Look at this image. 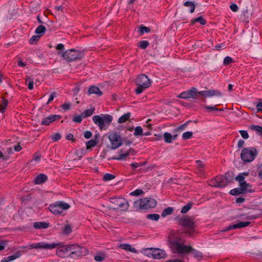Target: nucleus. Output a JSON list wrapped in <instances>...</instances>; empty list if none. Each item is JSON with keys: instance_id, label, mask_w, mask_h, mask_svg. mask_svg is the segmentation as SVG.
<instances>
[{"instance_id": "obj_1", "label": "nucleus", "mask_w": 262, "mask_h": 262, "mask_svg": "<svg viewBox=\"0 0 262 262\" xmlns=\"http://www.w3.org/2000/svg\"><path fill=\"white\" fill-rule=\"evenodd\" d=\"M168 242L170 244V247L172 252L179 254H186L191 253L192 247L184 245V241L180 236L176 233H172L168 237Z\"/></svg>"}, {"instance_id": "obj_2", "label": "nucleus", "mask_w": 262, "mask_h": 262, "mask_svg": "<svg viewBox=\"0 0 262 262\" xmlns=\"http://www.w3.org/2000/svg\"><path fill=\"white\" fill-rule=\"evenodd\" d=\"M179 224L186 228L185 233L192 236L195 233L196 225L193 216H184L179 219Z\"/></svg>"}, {"instance_id": "obj_3", "label": "nucleus", "mask_w": 262, "mask_h": 262, "mask_svg": "<svg viewBox=\"0 0 262 262\" xmlns=\"http://www.w3.org/2000/svg\"><path fill=\"white\" fill-rule=\"evenodd\" d=\"M189 91L191 98L194 99H198V95H200L204 97H220L222 95V92L218 90L211 89L198 92L195 88L192 87Z\"/></svg>"}, {"instance_id": "obj_4", "label": "nucleus", "mask_w": 262, "mask_h": 262, "mask_svg": "<svg viewBox=\"0 0 262 262\" xmlns=\"http://www.w3.org/2000/svg\"><path fill=\"white\" fill-rule=\"evenodd\" d=\"M156 205V200L150 198L139 199L134 202V208L137 210H146L149 208H155Z\"/></svg>"}, {"instance_id": "obj_5", "label": "nucleus", "mask_w": 262, "mask_h": 262, "mask_svg": "<svg viewBox=\"0 0 262 262\" xmlns=\"http://www.w3.org/2000/svg\"><path fill=\"white\" fill-rule=\"evenodd\" d=\"M113 119V116L109 114H101L93 117L94 122L97 124L100 129H105L111 123Z\"/></svg>"}, {"instance_id": "obj_6", "label": "nucleus", "mask_w": 262, "mask_h": 262, "mask_svg": "<svg viewBox=\"0 0 262 262\" xmlns=\"http://www.w3.org/2000/svg\"><path fill=\"white\" fill-rule=\"evenodd\" d=\"M151 81L145 74H141L137 78L136 83L137 85L135 92L138 95L141 94L145 89L149 88Z\"/></svg>"}, {"instance_id": "obj_7", "label": "nucleus", "mask_w": 262, "mask_h": 262, "mask_svg": "<svg viewBox=\"0 0 262 262\" xmlns=\"http://www.w3.org/2000/svg\"><path fill=\"white\" fill-rule=\"evenodd\" d=\"M257 151L254 147L244 148L241 154L242 160L245 163L253 161L257 155Z\"/></svg>"}, {"instance_id": "obj_8", "label": "nucleus", "mask_w": 262, "mask_h": 262, "mask_svg": "<svg viewBox=\"0 0 262 262\" xmlns=\"http://www.w3.org/2000/svg\"><path fill=\"white\" fill-rule=\"evenodd\" d=\"M248 175L249 172H245L239 173V174L235 178V180L239 182V187L245 194L253 191L251 185L246 183L245 181L246 177L248 176Z\"/></svg>"}, {"instance_id": "obj_9", "label": "nucleus", "mask_w": 262, "mask_h": 262, "mask_svg": "<svg viewBox=\"0 0 262 262\" xmlns=\"http://www.w3.org/2000/svg\"><path fill=\"white\" fill-rule=\"evenodd\" d=\"M70 207L69 204L62 201H59L55 204L49 206V210L54 214H61L62 210H67Z\"/></svg>"}, {"instance_id": "obj_10", "label": "nucleus", "mask_w": 262, "mask_h": 262, "mask_svg": "<svg viewBox=\"0 0 262 262\" xmlns=\"http://www.w3.org/2000/svg\"><path fill=\"white\" fill-rule=\"evenodd\" d=\"M145 251L148 256L154 259L164 258L166 255L165 252L164 250L158 248H147Z\"/></svg>"}, {"instance_id": "obj_11", "label": "nucleus", "mask_w": 262, "mask_h": 262, "mask_svg": "<svg viewBox=\"0 0 262 262\" xmlns=\"http://www.w3.org/2000/svg\"><path fill=\"white\" fill-rule=\"evenodd\" d=\"M111 201L117 206L114 209H120L121 211H126L128 208V203L124 198H112Z\"/></svg>"}, {"instance_id": "obj_12", "label": "nucleus", "mask_w": 262, "mask_h": 262, "mask_svg": "<svg viewBox=\"0 0 262 262\" xmlns=\"http://www.w3.org/2000/svg\"><path fill=\"white\" fill-rule=\"evenodd\" d=\"M108 139L111 143L112 149H116L121 146L122 140L121 136L116 132L109 135Z\"/></svg>"}, {"instance_id": "obj_13", "label": "nucleus", "mask_w": 262, "mask_h": 262, "mask_svg": "<svg viewBox=\"0 0 262 262\" xmlns=\"http://www.w3.org/2000/svg\"><path fill=\"white\" fill-rule=\"evenodd\" d=\"M80 52L74 49L67 50L62 54V57L67 61H72L80 57Z\"/></svg>"}, {"instance_id": "obj_14", "label": "nucleus", "mask_w": 262, "mask_h": 262, "mask_svg": "<svg viewBox=\"0 0 262 262\" xmlns=\"http://www.w3.org/2000/svg\"><path fill=\"white\" fill-rule=\"evenodd\" d=\"M57 246L56 254L59 257L63 258L70 254V251L72 250V247L70 246H60V244Z\"/></svg>"}, {"instance_id": "obj_15", "label": "nucleus", "mask_w": 262, "mask_h": 262, "mask_svg": "<svg viewBox=\"0 0 262 262\" xmlns=\"http://www.w3.org/2000/svg\"><path fill=\"white\" fill-rule=\"evenodd\" d=\"M58 244H47V243H37L36 244H31L28 246L29 249H52L57 247Z\"/></svg>"}, {"instance_id": "obj_16", "label": "nucleus", "mask_w": 262, "mask_h": 262, "mask_svg": "<svg viewBox=\"0 0 262 262\" xmlns=\"http://www.w3.org/2000/svg\"><path fill=\"white\" fill-rule=\"evenodd\" d=\"M120 154L117 157H113L112 159L117 160H125L127 157L130 155H135V150L132 148H130L127 152L125 153H124L123 149H121L120 150Z\"/></svg>"}, {"instance_id": "obj_17", "label": "nucleus", "mask_w": 262, "mask_h": 262, "mask_svg": "<svg viewBox=\"0 0 262 262\" xmlns=\"http://www.w3.org/2000/svg\"><path fill=\"white\" fill-rule=\"evenodd\" d=\"M61 118L60 115H51L45 118L41 121L42 125H49L51 123L54 122L56 120L59 119Z\"/></svg>"}, {"instance_id": "obj_18", "label": "nucleus", "mask_w": 262, "mask_h": 262, "mask_svg": "<svg viewBox=\"0 0 262 262\" xmlns=\"http://www.w3.org/2000/svg\"><path fill=\"white\" fill-rule=\"evenodd\" d=\"M88 94H95L97 97H100L102 95V92L100 91V89L95 85H92L89 88Z\"/></svg>"}, {"instance_id": "obj_19", "label": "nucleus", "mask_w": 262, "mask_h": 262, "mask_svg": "<svg viewBox=\"0 0 262 262\" xmlns=\"http://www.w3.org/2000/svg\"><path fill=\"white\" fill-rule=\"evenodd\" d=\"M20 256L21 253L20 251H18L11 256L3 258L1 260V262H11L16 258H19Z\"/></svg>"}, {"instance_id": "obj_20", "label": "nucleus", "mask_w": 262, "mask_h": 262, "mask_svg": "<svg viewBox=\"0 0 262 262\" xmlns=\"http://www.w3.org/2000/svg\"><path fill=\"white\" fill-rule=\"evenodd\" d=\"M217 183L218 184V187L224 188L227 185V182L223 176H216Z\"/></svg>"}, {"instance_id": "obj_21", "label": "nucleus", "mask_w": 262, "mask_h": 262, "mask_svg": "<svg viewBox=\"0 0 262 262\" xmlns=\"http://www.w3.org/2000/svg\"><path fill=\"white\" fill-rule=\"evenodd\" d=\"M48 179V177L45 174H39L34 180V183L36 184H40L45 182Z\"/></svg>"}, {"instance_id": "obj_22", "label": "nucleus", "mask_w": 262, "mask_h": 262, "mask_svg": "<svg viewBox=\"0 0 262 262\" xmlns=\"http://www.w3.org/2000/svg\"><path fill=\"white\" fill-rule=\"evenodd\" d=\"M70 247H72V250L70 251V256L73 255H76L78 256H80L81 254V248L77 245H69Z\"/></svg>"}, {"instance_id": "obj_23", "label": "nucleus", "mask_w": 262, "mask_h": 262, "mask_svg": "<svg viewBox=\"0 0 262 262\" xmlns=\"http://www.w3.org/2000/svg\"><path fill=\"white\" fill-rule=\"evenodd\" d=\"M196 23H199L202 25H205L207 23V21L202 16H201L191 20L190 23V25L192 26Z\"/></svg>"}, {"instance_id": "obj_24", "label": "nucleus", "mask_w": 262, "mask_h": 262, "mask_svg": "<svg viewBox=\"0 0 262 262\" xmlns=\"http://www.w3.org/2000/svg\"><path fill=\"white\" fill-rule=\"evenodd\" d=\"M98 136V134L95 135L94 136V139L90 140L86 143V148L88 149H91L92 147L95 146L97 145V141L96 140Z\"/></svg>"}, {"instance_id": "obj_25", "label": "nucleus", "mask_w": 262, "mask_h": 262, "mask_svg": "<svg viewBox=\"0 0 262 262\" xmlns=\"http://www.w3.org/2000/svg\"><path fill=\"white\" fill-rule=\"evenodd\" d=\"M61 232L64 235H69L72 232V227L71 225L68 223L66 224L64 226L61 227Z\"/></svg>"}, {"instance_id": "obj_26", "label": "nucleus", "mask_w": 262, "mask_h": 262, "mask_svg": "<svg viewBox=\"0 0 262 262\" xmlns=\"http://www.w3.org/2000/svg\"><path fill=\"white\" fill-rule=\"evenodd\" d=\"M131 117V113L130 112H127L123 114L119 118L118 120V122L119 123H123L129 120L130 117Z\"/></svg>"}, {"instance_id": "obj_27", "label": "nucleus", "mask_w": 262, "mask_h": 262, "mask_svg": "<svg viewBox=\"0 0 262 262\" xmlns=\"http://www.w3.org/2000/svg\"><path fill=\"white\" fill-rule=\"evenodd\" d=\"M49 226V223L46 222H35L33 227L35 229H46Z\"/></svg>"}, {"instance_id": "obj_28", "label": "nucleus", "mask_w": 262, "mask_h": 262, "mask_svg": "<svg viewBox=\"0 0 262 262\" xmlns=\"http://www.w3.org/2000/svg\"><path fill=\"white\" fill-rule=\"evenodd\" d=\"M190 253H192L194 257L199 261L202 260V259L203 258V255L202 253L200 251L195 250L193 248Z\"/></svg>"}, {"instance_id": "obj_29", "label": "nucleus", "mask_w": 262, "mask_h": 262, "mask_svg": "<svg viewBox=\"0 0 262 262\" xmlns=\"http://www.w3.org/2000/svg\"><path fill=\"white\" fill-rule=\"evenodd\" d=\"M119 248L122 249H124L127 251L132 252H136V250L135 248L132 247L130 245L128 244H121L119 245Z\"/></svg>"}, {"instance_id": "obj_30", "label": "nucleus", "mask_w": 262, "mask_h": 262, "mask_svg": "<svg viewBox=\"0 0 262 262\" xmlns=\"http://www.w3.org/2000/svg\"><path fill=\"white\" fill-rule=\"evenodd\" d=\"M28 82V88L29 90H31L33 89L34 85V78L32 76H26V83Z\"/></svg>"}, {"instance_id": "obj_31", "label": "nucleus", "mask_w": 262, "mask_h": 262, "mask_svg": "<svg viewBox=\"0 0 262 262\" xmlns=\"http://www.w3.org/2000/svg\"><path fill=\"white\" fill-rule=\"evenodd\" d=\"M173 208L171 207H168L165 209H164L161 213V215L162 217H165L168 215L171 214L173 212Z\"/></svg>"}, {"instance_id": "obj_32", "label": "nucleus", "mask_w": 262, "mask_h": 262, "mask_svg": "<svg viewBox=\"0 0 262 262\" xmlns=\"http://www.w3.org/2000/svg\"><path fill=\"white\" fill-rule=\"evenodd\" d=\"M46 30L45 26L40 25L36 29L35 33L41 37L45 34Z\"/></svg>"}, {"instance_id": "obj_33", "label": "nucleus", "mask_w": 262, "mask_h": 262, "mask_svg": "<svg viewBox=\"0 0 262 262\" xmlns=\"http://www.w3.org/2000/svg\"><path fill=\"white\" fill-rule=\"evenodd\" d=\"M95 111V107H91L89 109H86L83 112V118H87L93 115Z\"/></svg>"}, {"instance_id": "obj_34", "label": "nucleus", "mask_w": 262, "mask_h": 262, "mask_svg": "<svg viewBox=\"0 0 262 262\" xmlns=\"http://www.w3.org/2000/svg\"><path fill=\"white\" fill-rule=\"evenodd\" d=\"M249 128L256 132L258 135H261L262 126L258 125H252L250 126Z\"/></svg>"}, {"instance_id": "obj_35", "label": "nucleus", "mask_w": 262, "mask_h": 262, "mask_svg": "<svg viewBox=\"0 0 262 262\" xmlns=\"http://www.w3.org/2000/svg\"><path fill=\"white\" fill-rule=\"evenodd\" d=\"M184 6L190 8V12L191 13H192L194 11L195 6L193 2L190 1L185 2L184 3Z\"/></svg>"}, {"instance_id": "obj_36", "label": "nucleus", "mask_w": 262, "mask_h": 262, "mask_svg": "<svg viewBox=\"0 0 262 262\" xmlns=\"http://www.w3.org/2000/svg\"><path fill=\"white\" fill-rule=\"evenodd\" d=\"M229 193L232 195H237L241 194H245L240 187L231 189Z\"/></svg>"}, {"instance_id": "obj_37", "label": "nucleus", "mask_w": 262, "mask_h": 262, "mask_svg": "<svg viewBox=\"0 0 262 262\" xmlns=\"http://www.w3.org/2000/svg\"><path fill=\"white\" fill-rule=\"evenodd\" d=\"M139 32L140 33V35H142L144 34V33H149L150 32V29L149 27H145L143 25H141L139 27Z\"/></svg>"}, {"instance_id": "obj_38", "label": "nucleus", "mask_w": 262, "mask_h": 262, "mask_svg": "<svg viewBox=\"0 0 262 262\" xmlns=\"http://www.w3.org/2000/svg\"><path fill=\"white\" fill-rule=\"evenodd\" d=\"M193 203L191 202L188 203L187 205L182 207L181 210L182 213H187L192 207Z\"/></svg>"}, {"instance_id": "obj_39", "label": "nucleus", "mask_w": 262, "mask_h": 262, "mask_svg": "<svg viewBox=\"0 0 262 262\" xmlns=\"http://www.w3.org/2000/svg\"><path fill=\"white\" fill-rule=\"evenodd\" d=\"M164 141L167 143H170L172 142V135L168 132H165L164 133Z\"/></svg>"}, {"instance_id": "obj_40", "label": "nucleus", "mask_w": 262, "mask_h": 262, "mask_svg": "<svg viewBox=\"0 0 262 262\" xmlns=\"http://www.w3.org/2000/svg\"><path fill=\"white\" fill-rule=\"evenodd\" d=\"M204 108L207 110L208 112H211L213 111H223L224 110L223 108H217L215 106H208L207 105H204Z\"/></svg>"}, {"instance_id": "obj_41", "label": "nucleus", "mask_w": 262, "mask_h": 262, "mask_svg": "<svg viewBox=\"0 0 262 262\" xmlns=\"http://www.w3.org/2000/svg\"><path fill=\"white\" fill-rule=\"evenodd\" d=\"M225 179L227 181V184L229 182H231L233 180V176L232 172H227L225 173V176H224Z\"/></svg>"}, {"instance_id": "obj_42", "label": "nucleus", "mask_w": 262, "mask_h": 262, "mask_svg": "<svg viewBox=\"0 0 262 262\" xmlns=\"http://www.w3.org/2000/svg\"><path fill=\"white\" fill-rule=\"evenodd\" d=\"M146 218L148 220L157 221L160 218V215L158 214H148L146 215Z\"/></svg>"}, {"instance_id": "obj_43", "label": "nucleus", "mask_w": 262, "mask_h": 262, "mask_svg": "<svg viewBox=\"0 0 262 262\" xmlns=\"http://www.w3.org/2000/svg\"><path fill=\"white\" fill-rule=\"evenodd\" d=\"M238 224L237 223L236 224H235L230 225L226 228L223 229L222 231L223 232H225L228 231L229 230L238 229Z\"/></svg>"}, {"instance_id": "obj_44", "label": "nucleus", "mask_w": 262, "mask_h": 262, "mask_svg": "<svg viewBox=\"0 0 262 262\" xmlns=\"http://www.w3.org/2000/svg\"><path fill=\"white\" fill-rule=\"evenodd\" d=\"M8 101L7 99L3 98V102L0 105V110L2 113H4L8 105Z\"/></svg>"}, {"instance_id": "obj_45", "label": "nucleus", "mask_w": 262, "mask_h": 262, "mask_svg": "<svg viewBox=\"0 0 262 262\" xmlns=\"http://www.w3.org/2000/svg\"><path fill=\"white\" fill-rule=\"evenodd\" d=\"M115 178V175L111 173H106L103 175V180L104 181H108L114 179Z\"/></svg>"}, {"instance_id": "obj_46", "label": "nucleus", "mask_w": 262, "mask_h": 262, "mask_svg": "<svg viewBox=\"0 0 262 262\" xmlns=\"http://www.w3.org/2000/svg\"><path fill=\"white\" fill-rule=\"evenodd\" d=\"M178 97L183 99H188L191 98L190 94L189 93V91H185L181 93L179 96Z\"/></svg>"}, {"instance_id": "obj_47", "label": "nucleus", "mask_w": 262, "mask_h": 262, "mask_svg": "<svg viewBox=\"0 0 262 262\" xmlns=\"http://www.w3.org/2000/svg\"><path fill=\"white\" fill-rule=\"evenodd\" d=\"M192 135L193 133L192 132H186L183 134L182 138L184 140L190 139L192 138Z\"/></svg>"}, {"instance_id": "obj_48", "label": "nucleus", "mask_w": 262, "mask_h": 262, "mask_svg": "<svg viewBox=\"0 0 262 262\" xmlns=\"http://www.w3.org/2000/svg\"><path fill=\"white\" fill-rule=\"evenodd\" d=\"M105 255L103 253H100L98 255L94 256V259L97 261H102L105 259Z\"/></svg>"}, {"instance_id": "obj_49", "label": "nucleus", "mask_w": 262, "mask_h": 262, "mask_svg": "<svg viewBox=\"0 0 262 262\" xmlns=\"http://www.w3.org/2000/svg\"><path fill=\"white\" fill-rule=\"evenodd\" d=\"M146 163L147 162L146 161L143 162H140V163L133 162L130 164V166L134 169L139 167H141V166L145 165L146 164Z\"/></svg>"}, {"instance_id": "obj_50", "label": "nucleus", "mask_w": 262, "mask_h": 262, "mask_svg": "<svg viewBox=\"0 0 262 262\" xmlns=\"http://www.w3.org/2000/svg\"><path fill=\"white\" fill-rule=\"evenodd\" d=\"M149 45V42L147 40H142L139 42V47L142 49H145Z\"/></svg>"}, {"instance_id": "obj_51", "label": "nucleus", "mask_w": 262, "mask_h": 262, "mask_svg": "<svg viewBox=\"0 0 262 262\" xmlns=\"http://www.w3.org/2000/svg\"><path fill=\"white\" fill-rule=\"evenodd\" d=\"M196 164H197V168L199 169V171L201 173H202L204 171L203 167H204V164L202 161L200 160H197L196 161Z\"/></svg>"}, {"instance_id": "obj_52", "label": "nucleus", "mask_w": 262, "mask_h": 262, "mask_svg": "<svg viewBox=\"0 0 262 262\" xmlns=\"http://www.w3.org/2000/svg\"><path fill=\"white\" fill-rule=\"evenodd\" d=\"M248 11H245L241 15V19L245 22H249V19L248 17Z\"/></svg>"}, {"instance_id": "obj_53", "label": "nucleus", "mask_w": 262, "mask_h": 262, "mask_svg": "<svg viewBox=\"0 0 262 262\" xmlns=\"http://www.w3.org/2000/svg\"><path fill=\"white\" fill-rule=\"evenodd\" d=\"M142 133H143V129L141 126H138L135 128V132H134L135 136H140V135H142Z\"/></svg>"}, {"instance_id": "obj_54", "label": "nucleus", "mask_w": 262, "mask_h": 262, "mask_svg": "<svg viewBox=\"0 0 262 262\" xmlns=\"http://www.w3.org/2000/svg\"><path fill=\"white\" fill-rule=\"evenodd\" d=\"M72 104L70 102H65L64 104H62L60 106V107L62 108L64 111L69 110L71 107Z\"/></svg>"}, {"instance_id": "obj_55", "label": "nucleus", "mask_w": 262, "mask_h": 262, "mask_svg": "<svg viewBox=\"0 0 262 262\" xmlns=\"http://www.w3.org/2000/svg\"><path fill=\"white\" fill-rule=\"evenodd\" d=\"M238 224V228H242L249 226L250 224L249 222H241L239 221H237Z\"/></svg>"}, {"instance_id": "obj_56", "label": "nucleus", "mask_w": 262, "mask_h": 262, "mask_svg": "<svg viewBox=\"0 0 262 262\" xmlns=\"http://www.w3.org/2000/svg\"><path fill=\"white\" fill-rule=\"evenodd\" d=\"M40 37V36H39L38 35H33L29 40L30 43H31V44L36 43L38 41V40H39Z\"/></svg>"}, {"instance_id": "obj_57", "label": "nucleus", "mask_w": 262, "mask_h": 262, "mask_svg": "<svg viewBox=\"0 0 262 262\" xmlns=\"http://www.w3.org/2000/svg\"><path fill=\"white\" fill-rule=\"evenodd\" d=\"M72 120L76 123H80L82 121V116L75 114L73 116Z\"/></svg>"}, {"instance_id": "obj_58", "label": "nucleus", "mask_w": 262, "mask_h": 262, "mask_svg": "<svg viewBox=\"0 0 262 262\" xmlns=\"http://www.w3.org/2000/svg\"><path fill=\"white\" fill-rule=\"evenodd\" d=\"M233 61V59L230 56H226L224 59L223 63L225 66H227Z\"/></svg>"}, {"instance_id": "obj_59", "label": "nucleus", "mask_w": 262, "mask_h": 262, "mask_svg": "<svg viewBox=\"0 0 262 262\" xmlns=\"http://www.w3.org/2000/svg\"><path fill=\"white\" fill-rule=\"evenodd\" d=\"M61 138V136L59 133H56L54 135H52L51 136V138L54 141H57L59 140Z\"/></svg>"}, {"instance_id": "obj_60", "label": "nucleus", "mask_w": 262, "mask_h": 262, "mask_svg": "<svg viewBox=\"0 0 262 262\" xmlns=\"http://www.w3.org/2000/svg\"><path fill=\"white\" fill-rule=\"evenodd\" d=\"M143 193V191L142 190L140 189H137L135 190V191L132 192L130 193V194L132 195H133V196H138Z\"/></svg>"}, {"instance_id": "obj_61", "label": "nucleus", "mask_w": 262, "mask_h": 262, "mask_svg": "<svg viewBox=\"0 0 262 262\" xmlns=\"http://www.w3.org/2000/svg\"><path fill=\"white\" fill-rule=\"evenodd\" d=\"M241 135L244 139H247L249 138V135L247 131L245 130H241L239 131Z\"/></svg>"}, {"instance_id": "obj_62", "label": "nucleus", "mask_w": 262, "mask_h": 262, "mask_svg": "<svg viewBox=\"0 0 262 262\" xmlns=\"http://www.w3.org/2000/svg\"><path fill=\"white\" fill-rule=\"evenodd\" d=\"M209 184L210 186L215 187H218V184L217 183L216 177L214 179L210 180L209 181Z\"/></svg>"}, {"instance_id": "obj_63", "label": "nucleus", "mask_w": 262, "mask_h": 262, "mask_svg": "<svg viewBox=\"0 0 262 262\" xmlns=\"http://www.w3.org/2000/svg\"><path fill=\"white\" fill-rule=\"evenodd\" d=\"M222 48H223V49L226 48L225 45L224 44V43H222L221 44H219V45L215 46L214 49L217 50V51H220Z\"/></svg>"}, {"instance_id": "obj_64", "label": "nucleus", "mask_w": 262, "mask_h": 262, "mask_svg": "<svg viewBox=\"0 0 262 262\" xmlns=\"http://www.w3.org/2000/svg\"><path fill=\"white\" fill-rule=\"evenodd\" d=\"M7 241H0V251L3 250L5 246L7 245Z\"/></svg>"}]
</instances>
